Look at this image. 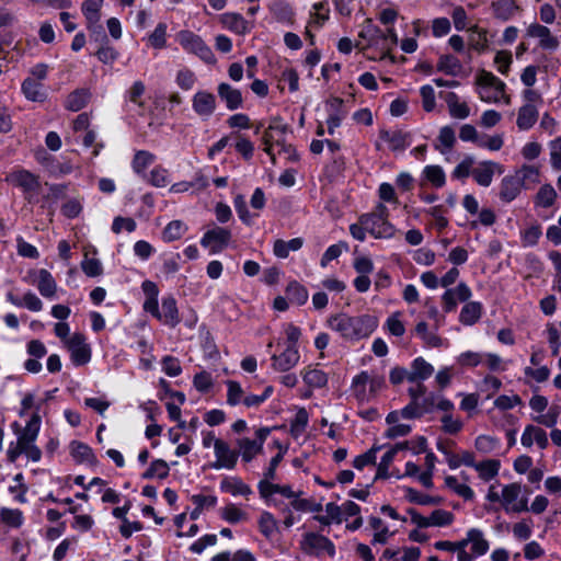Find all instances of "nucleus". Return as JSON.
<instances>
[{"mask_svg": "<svg viewBox=\"0 0 561 561\" xmlns=\"http://www.w3.org/2000/svg\"><path fill=\"white\" fill-rule=\"evenodd\" d=\"M38 410L39 407H36V411L31 415L25 426H21L18 422L12 424L16 442L11 443L7 450V457L10 462H15L22 455L32 462L41 460L42 451L35 444L42 425Z\"/></svg>", "mask_w": 561, "mask_h": 561, "instance_id": "f257e3e1", "label": "nucleus"}, {"mask_svg": "<svg viewBox=\"0 0 561 561\" xmlns=\"http://www.w3.org/2000/svg\"><path fill=\"white\" fill-rule=\"evenodd\" d=\"M327 325L343 339L358 341L368 337L377 327V320L368 314L352 317L346 313L332 314Z\"/></svg>", "mask_w": 561, "mask_h": 561, "instance_id": "f03ea898", "label": "nucleus"}, {"mask_svg": "<svg viewBox=\"0 0 561 561\" xmlns=\"http://www.w3.org/2000/svg\"><path fill=\"white\" fill-rule=\"evenodd\" d=\"M476 87L482 102L511 104V96L506 93V83L492 72L480 70L476 76Z\"/></svg>", "mask_w": 561, "mask_h": 561, "instance_id": "7ed1b4c3", "label": "nucleus"}, {"mask_svg": "<svg viewBox=\"0 0 561 561\" xmlns=\"http://www.w3.org/2000/svg\"><path fill=\"white\" fill-rule=\"evenodd\" d=\"M388 216V208L380 203L373 213L362 215L360 221L373 237L391 238L394 234V227L389 222Z\"/></svg>", "mask_w": 561, "mask_h": 561, "instance_id": "20e7f679", "label": "nucleus"}, {"mask_svg": "<svg viewBox=\"0 0 561 561\" xmlns=\"http://www.w3.org/2000/svg\"><path fill=\"white\" fill-rule=\"evenodd\" d=\"M299 547L304 553L316 558H333L336 553L334 543L328 537L313 531L302 535Z\"/></svg>", "mask_w": 561, "mask_h": 561, "instance_id": "39448f33", "label": "nucleus"}, {"mask_svg": "<svg viewBox=\"0 0 561 561\" xmlns=\"http://www.w3.org/2000/svg\"><path fill=\"white\" fill-rule=\"evenodd\" d=\"M7 181L15 187L22 190L24 198L27 202L38 195L41 191V182L38 175L25 169H14L7 175Z\"/></svg>", "mask_w": 561, "mask_h": 561, "instance_id": "423d86ee", "label": "nucleus"}, {"mask_svg": "<svg viewBox=\"0 0 561 561\" xmlns=\"http://www.w3.org/2000/svg\"><path fill=\"white\" fill-rule=\"evenodd\" d=\"M176 41L184 50L198 56L205 62H216V57L210 47L195 33L191 31H181L176 35Z\"/></svg>", "mask_w": 561, "mask_h": 561, "instance_id": "0eeeda50", "label": "nucleus"}, {"mask_svg": "<svg viewBox=\"0 0 561 561\" xmlns=\"http://www.w3.org/2000/svg\"><path fill=\"white\" fill-rule=\"evenodd\" d=\"M530 409L538 413L533 420L546 427H553L560 415V408L558 405L549 407V401L545 396L534 393L529 400Z\"/></svg>", "mask_w": 561, "mask_h": 561, "instance_id": "6e6552de", "label": "nucleus"}, {"mask_svg": "<svg viewBox=\"0 0 561 561\" xmlns=\"http://www.w3.org/2000/svg\"><path fill=\"white\" fill-rule=\"evenodd\" d=\"M501 497L503 499L502 507L506 513H522L529 510L528 500L523 496L519 483L514 482L503 485Z\"/></svg>", "mask_w": 561, "mask_h": 561, "instance_id": "1a4fd4ad", "label": "nucleus"}, {"mask_svg": "<svg viewBox=\"0 0 561 561\" xmlns=\"http://www.w3.org/2000/svg\"><path fill=\"white\" fill-rule=\"evenodd\" d=\"M462 549L469 546L470 551H467V556L470 557V561L484 556L490 549V542L485 537V534L479 528H470L466 533V537L460 540Z\"/></svg>", "mask_w": 561, "mask_h": 561, "instance_id": "9d476101", "label": "nucleus"}, {"mask_svg": "<svg viewBox=\"0 0 561 561\" xmlns=\"http://www.w3.org/2000/svg\"><path fill=\"white\" fill-rule=\"evenodd\" d=\"M70 352L71 360L77 366L85 365L91 359V347L82 333H73L65 345Z\"/></svg>", "mask_w": 561, "mask_h": 561, "instance_id": "9b49d317", "label": "nucleus"}, {"mask_svg": "<svg viewBox=\"0 0 561 561\" xmlns=\"http://www.w3.org/2000/svg\"><path fill=\"white\" fill-rule=\"evenodd\" d=\"M287 126L280 123L271 124L264 131L262 140L264 144V151L271 157L273 163L276 161V156L273 151V146H282L285 148V135Z\"/></svg>", "mask_w": 561, "mask_h": 561, "instance_id": "f8f14e48", "label": "nucleus"}, {"mask_svg": "<svg viewBox=\"0 0 561 561\" xmlns=\"http://www.w3.org/2000/svg\"><path fill=\"white\" fill-rule=\"evenodd\" d=\"M215 462L211 465L214 469H228L232 470L236 468L239 453L231 448V446L222 439V442L216 443Z\"/></svg>", "mask_w": 561, "mask_h": 561, "instance_id": "ddd939ff", "label": "nucleus"}, {"mask_svg": "<svg viewBox=\"0 0 561 561\" xmlns=\"http://www.w3.org/2000/svg\"><path fill=\"white\" fill-rule=\"evenodd\" d=\"M230 239L231 233L228 229L214 227L204 233L201 244L204 248H209L211 253H217L228 245Z\"/></svg>", "mask_w": 561, "mask_h": 561, "instance_id": "4468645a", "label": "nucleus"}, {"mask_svg": "<svg viewBox=\"0 0 561 561\" xmlns=\"http://www.w3.org/2000/svg\"><path fill=\"white\" fill-rule=\"evenodd\" d=\"M299 359L300 354L298 347L286 346V348L279 354L272 355V368L275 371L286 373L296 367Z\"/></svg>", "mask_w": 561, "mask_h": 561, "instance_id": "2eb2a0df", "label": "nucleus"}, {"mask_svg": "<svg viewBox=\"0 0 561 561\" xmlns=\"http://www.w3.org/2000/svg\"><path fill=\"white\" fill-rule=\"evenodd\" d=\"M504 168L495 161H482L472 170V178L480 186L488 187L493 181L494 174H502Z\"/></svg>", "mask_w": 561, "mask_h": 561, "instance_id": "dca6fc26", "label": "nucleus"}, {"mask_svg": "<svg viewBox=\"0 0 561 561\" xmlns=\"http://www.w3.org/2000/svg\"><path fill=\"white\" fill-rule=\"evenodd\" d=\"M460 477L462 480L456 476H446L444 478V485L447 490L458 495L462 500L471 502L474 500L476 494L471 486L467 483L469 477L465 472H461Z\"/></svg>", "mask_w": 561, "mask_h": 561, "instance_id": "f3484780", "label": "nucleus"}, {"mask_svg": "<svg viewBox=\"0 0 561 561\" xmlns=\"http://www.w3.org/2000/svg\"><path fill=\"white\" fill-rule=\"evenodd\" d=\"M192 107L202 118H209L216 111V98L208 91H198L192 98Z\"/></svg>", "mask_w": 561, "mask_h": 561, "instance_id": "a211bd4d", "label": "nucleus"}, {"mask_svg": "<svg viewBox=\"0 0 561 561\" xmlns=\"http://www.w3.org/2000/svg\"><path fill=\"white\" fill-rule=\"evenodd\" d=\"M527 35L539 39V46L545 50H556L559 45V38L551 31L539 23H533L527 28Z\"/></svg>", "mask_w": 561, "mask_h": 561, "instance_id": "6ab92c4d", "label": "nucleus"}, {"mask_svg": "<svg viewBox=\"0 0 561 561\" xmlns=\"http://www.w3.org/2000/svg\"><path fill=\"white\" fill-rule=\"evenodd\" d=\"M471 297V289L459 283L455 288L447 289L442 296L443 308L446 312L456 310L458 301H467Z\"/></svg>", "mask_w": 561, "mask_h": 561, "instance_id": "aec40b11", "label": "nucleus"}, {"mask_svg": "<svg viewBox=\"0 0 561 561\" xmlns=\"http://www.w3.org/2000/svg\"><path fill=\"white\" fill-rule=\"evenodd\" d=\"M328 110V133L334 135L335 129L341 126L342 121L346 117L343 100L339 98H331L327 101Z\"/></svg>", "mask_w": 561, "mask_h": 561, "instance_id": "412c9836", "label": "nucleus"}, {"mask_svg": "<svg viewBox=\"0 0 561 561\" xmlns=\"http://www.w3.org/2000/svg\"><path fill=\"white\" fill-rule=\"evenodd\" d=\"M520 443L526 448L536 444L540 449H546L549 445L547 433L541 427L533 424L525 426Z\"/></svg>", "mask_w": 561, "mask_h": 561, "instance_id": "4be33fe9", "label": "nucleus"}, {"mask_svg": "<svg viewBox=\"0 0 561 561\" xmlns=\"http://www.w3.org/2000/svg\"><path fill=\"white\" fill-rule=\"evenodd\" d=\"M218 21L224 28L239 35H244L251 30L249 22L241 14L236 12L222 13L218 15Z\"/></svg>", "mask_w": 561, "mask_h": 561, "instance_id": "5701e85b", "label": "nucleus"}, {"mask_svg": "<svg viewBox=\"0 0 561 561\" xmlns=\"http://www.w3.org/2000/svg\"><path fill=\"white\" fill-rule=\"evenodd\" d=\"M104 0H85L81 10L87 20V27L93 32L101 31V8Z\"/></svg>", "mask_w": 561, "mask_h": 561, "instance_id": "b1692460", "label": "nucleus"}, {"mask_svg": "<svg viewBox=\"0 0 561 561\" xmlns=\"http://www.w3.org/2000/svg\"><path fill=\"white\" fill-rule=\"evenodd\" d=\"M157 319L163 324L172 328L180 323L176 300L172 296H168L162 299L161 309L159 310Z\"/></svg>", "mask_w": 561, "mask_h": 561, "instance_id": "393cba45", "label": "nucleus"}, {"mask_svg": "<svg viewBox=\"0 0 561 561\" xmlns=\"http://www.w3.org/2000/svg\"><path fill=\"white\" fill-rule=\"evenodd\" d=\"M69 451L73 460L78 463H85L89 466H95L98 463L96 457L91 447L82 442L72 440L69 444Z\"/></svg>", "mask_w": 561, "mask_h": 561, "instance_id": "a878e982", "label": "nucleus"}, {"mask_svg": "<svg viewBox=\"0 0 561 561\" xmlns=\"http://www.w3.org/2000/svg\"><path fill=\"white\" fill-rule=\"evenodd\" d=\"M456 142L457 138L455 129L449 125H445L439 128L437 138L434 142V148L439 153L447 154L454 149Z\"/></svg>", "mask_w": 561, "mask_h": 561, "instance_id": "bb28decb", "label": "nucleus"}, {"mask_svg": "<svg viewBox=\"0 0 561 561\" xmlns=\"http://www.w3.org/2000/svg\"><path fill=\"white\" fill-rule=\"evenodd\" d=\"M218 96L226 103V106L230 111H234L242 106V94L241 92L232 88L230 84L222 82L217 88Z\"/></svg>", "mask_w": 561, "mask_h": 561, "instance_id": "cd10ccee", "label": "nucleus"}, {"mask_svg": "<svg viewBox=\"0 0 561 561\" xmlns=\"http://www.w3.org/2000/svg\"><path fill=\"white\" fill-rule=\"evenodd\" d=\"M449 115L456 119H466L470 116V107L467 102L461 101L455 92H448L444 98Z\"/></svg>", "mask_w": 561, "mask_h": 561, "instance_id": "c85d7f7f", "label": "nucleus"}, {"mask_svg": "<svg viewBox=\"0 0 561 561\" xmlns=\"http://www.w3.org/2000/svg\"><path fill=\"white\" fill-rule=\"evenodd\" d=\"M301 377L309 388H323L328 383V375L319 368V365L305 367L301 370Z\"/></svg>", "mask_w": 561, "mask_h": 561, "instance_id": "c756f323", "label": "nucleus"}, {"mask_svg": "<svg viewBox=\"0 0 561 561\" xmlns=\"http://www.w3.org/2000/svg\"><path fill=\"white\" fill-rule=\"evenodd\" d=\"M220 490L232 496L242 495L248 497L252 494V489L239 477H226L220 481Z\"/></svg>", "mask_w": 561, "mask_h": 561, "instance_id": "7c9ffc66", "label": "nucleus"}, {"mask_svg": "<svg viewBox=\"0 0 561 561\" xmlns=\"http://www.w3.org/2000/svg\"><path fill=\"white\" fill-rule=\"evenodd\" d=\"M522 188L519 179L508 175L501 181L499 196L503 202L511 203L519 195Z\"/></svg>", "mask_w": 561, "mask_h": 561, "instance_id": "2f4dec72", "label": "nucleus"}, {"mask_svg": "<svg viewBox=\"0 0 561 561\" xmlns=\"http://www.w3.org/2000/svg\"><path fill=\"white\" fill-rule=\"evenodd\" d=\"M491 10L495 19L508 21L518 12L519 7L515 0H494Z\"/></svg>", "mask_w": 561, "mask_h": 561, "instance_id": "473e14b6", "label": "nucleus"}, {"mask_svg": "<svg viewBox=\"0 0 561 561\" xmlns=\"http://www.w3.org/2000/svg\"><path fill=\"white\" fill-rule=\"evenodd\" d=\"M33 283L36 284V287L42 296L51 298L56 295L57 284L47 270H39L36 272V280Z\"/></svg>", "mask_w": 561, "mask_h": 561, "instance_id": "72a5a7b5", "label": "nucleus"}, {"mask_svg": "<svg viewBox=\"0 0 561 561\" xmlns=\"http://www.w3.org/2000/svg\"><path fill=\"white\" fill-rule=\"evenodd\" d=\"M539 116L537 106L534 104H524L517 113L516 125L520 130L530 129L537 122Z\"/></svg>", "mask_w": 561, "mask_h": 561, "instance_id": "f704fd0d", "label": "nucleus"}, {"mask_svg": "<svg viewBox=\"0 0 561 561\" xmlns=\"http://www.w3.org/2000/svg\"><path fill=\"white\" fill-rule=\"evenodd\" d=\"M22 92L24 96L32 102H44L47 98L44 85L34 78H26L23 81Z\"/></svg>", "mask_w": 561, "mask_h": 561, "instance_id": "c9c22d12", "label": "nucleus"}, {"mask_svg": "<svg viewBox=\"0 0 561 561\" xmlns=\"http://www.w3.org/2000/svg\"><path fill=\"white\" fill-rule=\"evenodd\" d=\"M382 32L374 25L370 21H367L359 32V37L366 41V44L357 43V46H360L363 49L370 46H376L381 48V39L385 37L381 36Z\"/></svg>", "mask_w": 561, "mask_h": 561, "instance_id": "e433bc0d", "label": "nucleus"}, {"mask_svg": "<svg viewBox=\"0 0 561 561\" xmlns=\"http://www.w3.org/2000/svg\"><path fill=\"white\" fill-rule=\"evenodd\" d=\"M227 387V403L231 407L243 404L247 408V400L251 394L245 393L241 383L236 380L225 381Z\"/></svg>", "mask_w": 561, "mask_h": 561, "instance_id": "4c0bfd02", "label": "nucleus"}, {"mask_svg": "<svg viewBox=\"0 0 561 561\" xmlns=\"http://www.w3.org/2000/svg\"><path fill=\"white\" fill-rule=\"evenodd\" d=\"M380 138L388 144L392 151L404 150L410 145L408 134L402 130H381Z\"/></svg>", "mask_w": 561, "mask_h": 561, "instance_id": "58836bf2", "label": "nucleus"}, {"mask_svg": "<svg viewBox=\"0 0 561 561\" xmlns=\"http://www.w3.org/2000/svg\"><path fill=\"white\" fill-rule=\"evenodd\" d=\"M500 469L501 461L491 458L477 462L474 466L478 477L485 482L494 479L499 474Z\"/></svg>", "mask_w": 561, "mask_h": 561, "instance_id": "ea45409f", "label": "nucleus"}, {"mask_svg": "<svg viewBox=\"0 0 561 561\" xmlns=\"http://www.w3.org/2000/svg\"><path fill=\"white\" fill-rule=\"evenodd\" d=\"M237 446L239 448L238 453L244 462L252 461L263 450L260 446V442H254L248 437L239 438Z\"/></svg>", "mask_w": 561, "mask_h": 561, "instance_id": "a19ab883", "label": "nucleus"}, {"mask_svg": "<svg viewBox=\"0 0 561 561\" xmlns=\"http://www.w3.org/2000/svg\"><path fill=\"white\" fill-rule=\"evenodd\" d=\"M482 314V305L478 301L467 302L459 314V321L465 325H472L479 321Z\"/></svg>", "mask_w": 561, "mask_h": 561, "instance_id": "79ce46f5", "label": "nucleus"}, {"mask_svg": "<svg viewBox=\"0 0 561 561\" xmlns=\"http://www.w3.org/2000/svg\"><path fill=\"white\" fill-rule=\"evenodd\" d=\"M469 31V45L476 51H484L489 47L488 32L474 25L468 28Z\"/></svg>", "mask_w": 561, "mask_h": 561, "instance_id": "37998d69", "label": "nucleus"}, {"mask_svg": "<svg viewBox=\"0 0 561 561\" xmlns=\"http://www.w3.org/2000/svg\"><path fill=\"white\" fill-rule=\"evenodd\" d=\"M302 244V238H294L289 241L278 239L274 242L273 251L277 257L286 259L290 251H298Z\"/></svg>", "mask_w": 561, "mask_h": 561, "instance_id": "c03bdc74", "label": "nucleus"}, {"mask_svg": "<svg viewBox=\"0 0 561 561\" xmlns=\"http://www.w3.org/2000/svg\"><path fill=\"white\" fill-rule=\"evenodd\" d=\"M220 517L230 524L247 522L249 515L233 503H229L220 510Z\"/></svg>", "mask_w": 561, "mask_h": 561, "instance_id": "a18cd8bd", "label": "nucleus"}, {"mask_svg": "<svg viewBox=\"0 0 561 561\" xmlns=\"http://www.w3.org/2000/svg\"><path fill=\"white\" fill-rule=\"evenodd\" d=\"M414 332L428 347H439L443 344L442 339L435 332L428 330L425 321H420L415 325Z\"/></svg>", "mask_w": 561, "mask_h": 561, "instance_id": "49530a36", "label": "nucleus"}, {"mask_svg": "<svg viewBox=\"0 0 561 561\" xmlns=\"http://www.w3.org/2000/svg\"><path fill=\"white\" fill-rule=\"evenodd\" d=\"M369 381V374L362 371L355 376L352 382V389L357 400L368 401L370 399L369 392H367V386Z\"/></svg>", "mask_w": 561, "mask_h": 561, "instance_id": "de8ad7c7", "label": "nucleus"}, {"mask_svg": "<svg viewBox=\"0 0 561 561\" xmlns=\"http://www.w3.org/2000/svg\"><path fill=\"white\" fill-rule=\"evenodd\" d=\"M382 446L380 445H374L370 449H368L366 453L357 456L353 460V466L357 470H363L366 467H376V459H377V453L381 450Z\"/></svg>", "mask_w": 561, "mask_h": 561, "instance_id": "09e8293b", "label": "nucleus"}, {"mask_svg": "<svg viewBox=\"0 0 561 561\" xmlns=\"http://www.w3.org/2000/svg\"><path fill=\"white\" fill-rule=\"evenodd\" d=\"M515 178L519 179L522 186L527 184L539 183L540 170L536 165L524 164L514 174Z\"/></svg>", "mask_w": 561, "mask_h": 561, "instance_id": "8fccbe9b", "label": "nucleus"}, {"mask_svg": "<svg viewBox=\"0 0 561 561\" xmlns=\"http://www.w3.org/2000/svg\"><path fill=\"white\" fill-rule=\"evenodd\" d=\"M89 99L90 93L88 90H76L68 95L66 107L72 112H78L88 104Z\"/></svg>", "mask_w": 561, "mask_h": 561, "instance_id": "3c124183", "label": "nucleus"}, {"mask_svg": "<svg viewBox=\"0 0 561 561\" xmlns=\"http://www.w3.org/2000/svg\"><path fill=\"white\" fill-rule=\"evenodd\" d=\"M557 192L550 184L542 185L536 194L535 204L538 207L548 208L554 204Z\"/></svg>", "mask_w": 561, "mask_h": 561, "instance_id": "603ef678", "label": "nucleus"}, {"mask_svg": "<svg viewBox=\"0 0 561 561\" xmlns=\"http://www.w3.org/2000/svg\"><path fill=\"white\" fill-rule=\"evenodd\" d=\"M170 467L163 459L153 460L142 473V479H164L169 476Z\"/></svg>", "mask_w": 561, "mask_h": 561, "instance_id": "864d4df0", "label": "nucleus"}, {"mask_svg": "<svg viewBox=\"0 0 561 561\" xmlns=\"http://www.w3.org/2000/svg\"><path fill=\"white\" fill-rule=\"evenodd\" d=\"M436 460L437 458L434 453H427L424 462L425 469L419 476V481L422 483V485H424L427 489L433 486V476L435 471Z\"/></svg>", "mask_w": 561, "mask_h": 561, "instance_id": "5fc2aeb1", "label": "nucleus"}, {"mask_svg": "<svg viewBox=\"0 0 561 561\" xmlns=\"http://www.w3.org/2000/svg\"><path fill=\"white\" fill-rule=\"evenodd\" d=\"M156 160V156L146 150H139L135 153L131 167L137 174H144L145 170Z\"/></svg>", "mask_w": 561, "mask_h": 561, "instance_id": "6e6d98bb", "label": "nucleus"}, {"mask_svg": "<svg viewBox=\"0 0 561 561\" xmlns=\"http://www.w3.org/2000/svg\"><path fill=\"white\" fill-rule=\"evenodd\" d=\"M309 422V415L306 409L301 408L297 411L295 414V417L290 422V435L294 438L300 437L304 432L306 431V427Z\"/></svg>", "mask_w": 561, "mask_h": 561, "instance_id": "4d7b16f0", "label": "nucleus"}, {"mask_svg": "<svg viewBox=\"0 0 561 561\" xmlns=\"http://www.w3.org/2000/svg\"><path fill=\"white\" fill-rule=\"evenodd\" d=\"M435 549L440 551H449L457 553L458 561H470V557L467 556V550L462 549L460 545V540L458 541H449V540H440L434 543Z\"/></svg>", "mask_w": 561, "mask_h": 561, "instance_id": "13d9d810", "label": "nucleus"}, {"mask_svg": "<svg viewBox=\"0 0 561 561\" xmlns=\"http://www.w3.org/2000/svg\"><path fill=\"white\" fill-rule=\"evenodd\" d=\"M187 227L181 220H173L167 225L162 232V237L164 241L171 242L182 238V236L186 232Z\"/></svg>", "mask_w": 561, "mask_h": 561, "instance_id": "bf43d9fd", "label": "nucleus"}, {"mask_svg": "<svg viewBox=\"0 0 561 561\" xmlns=\"http://www.w3.org/2000/svg\"><path fill=\"white\" fill-rule=\"evenodd\" d=\"M425 179L435 187H442L446 183V175L442 167L427 165L423 170Z\"/></svg>", "mask_w": 561, "mask_h": 561, "instance_id": "052dcab7", "label": "nucleus"}, {"mask_svg": "<svg viewBox=\"0 0 561 561\" xmlns=\"http://www.w3.org/2000/svg\"><path fill=\"white\" fill-rule=\"evenodd\" d=\"M261 534L270 539L277 530V522L270 512H263L259 518Z\"/></svg>", "mask_w": 561, "mask_h": 561, "instance_id": "680f3d73", "label": "nucleus"}, {"mask_svg": "<svg viewBox=\"0 0 561 561\" xmlns=\"http://www.w3.org/2000/svg\"><path fill=\"white\" fill-rule=\"evenodd\" d=\"M371 528L375 530L373 543H386L388 538L391 536L388 527L385 526L383 522L379 517H371L369 519Z\"/></svg>", "mask_w": 561, "mask_h": 561, "instance_id": "e2e57ef3", "label": "nucleus"}, {"mask_svg": "<svg viewBox=\"0 0 561 561\" xmlns=\"http://www.w3.org/2000/svg\"><path fill=\"white\" fill-rule=\"evenodd\" d=\"M499 446L500 440L489 435H479L474 440L476 449L483 455L493 453Z\"/></svg>", "mask_w": 561, "mask_h": 561, "instance_id": "0e129e2a", "label": "nucleus"}, {"mask_svg": "<svg viewBox=\"0 0 561 561\" xmlns=\"http://www.w3.org/2000/svg\"><path fill=\"white\" fill-rule=\"evenodd\" d=\"M431 527H445L454 523L455 516L446 510H435L430 514Z\"/></svg>", "mask_w": 561, "mask_h": 561, "instance_id": "69168bd1", "label": "nucleus"}, {"mask_svg": "<svg viewBox=\"0 0 561 561\" xmlns=\"http://www.w3.org/2000/svg\"><path fill=\"white\" fill-rule=\"evenodd\" d=\"M286 294L290 301L297 305H304L308 299L307 289L297 282L288 284L286 288Z\"/></svg>", "mask_w": 561, "mask_h": 561, "instance_id": "338daca9", "label": "nucleus"}, {"mask_svg": "<svg viewBox=\"0 0 561 561\" xmlns=\"http://www.w3.org/2000/svg\"><path fill=\"white\" fill-rule=\"evenodd\" d=\"M513 536L519 541L528 540L533 534V520L522 519L513 525Z\"/></svg>", "mask_w": 561, "mask_h": 561, "instance_id": "774afa93", "label": "nucleus"}]
</instances>
